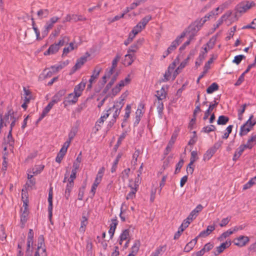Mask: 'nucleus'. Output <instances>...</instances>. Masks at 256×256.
<instances>
[{"mask_svg":"<svg viewBox=\"0 0 256 256\" xmlns=\"http://www.w3.org/2000/svg\"><path fill=\"white\" fill-rule=\"evenodd\" d=\"M246 104H244L241 106V108L238 110V118L239 120H242V114L244 113Z\"/></svg>","mask_w":256,"mask_h":256,"instance_id":"nucleus-57","label":"nucleus"},{"mask_svg":"<svg viewBox=\"0 0 256 256\" xmlns=\"http://www.w3.org/2000/svg\"><path fill=\"white\" fill-rule=\"evenodd\" d=\"M74 50V44L73 43H70L69 46L68 47L64 48L63 50V54L62 55L67 54L70 51H72Z\"/></svg>","mask_w":256,"mask_h":256,"instance_id":"nucleus-59","label":"nucleus"},{"mask_svg":"<svg viewBox=\"0 0 256 256\" xmlns=\"http://www.w3.org/2000/svg\"><path fill=\"white\" fill-rule=\"evenodd\" d=\"M194 242H195L194 241H190L184 247V250L186 252H189L195 246Z\"/></svg>","mask_w":256,"mask_h":256,"instance_id":"nucleus-56","label":"nucleus"},{"mask_svg":"<svg viewBox=\"0 0 256 256\" xmlns=\"http://www.w3.org/2000/svg\"><path fill=\"white\" fill-rule=\"evenodd\" d=\"M140 246V241L139 240H135L131 248V252L130 254H133L134 256H135L139 250Z\"/></svg>","mask_w":256,"mask_h":256,"instance_id":"nucleus-30","label":"nucleus"},{"mask_svg":"<svg viewBox=\"0 0 256 256\" xmlns=\"http://www.w3.org/2000/svg\"><path fill=\"white\" fill-rule=\"evenodd\" d=\"M184 66V65H179L178 66H177V65H170L164 75V78L160 80V82H164L171 80H174Z\"/></svg>","mask_w":256,"mask_h":256,"instance_id":"nucleus-3","label":"nucleus"},{"mask_svg":"<svg viewBox=\"0 0 256 256\" xmlns=\"http://www.w3.org/2000/svg\"><path fill=\"white\" fill-rule=\"evenodd\" d=\"M66 154V152L60 150L56 158V161L58 163H60Z\"/></svg>","mask_w":256,"mask_h":256,"instance_id":"nucleus-58","label":"nucleus"},{"mask_svg":"<svg viewBox=\"0 0 256 256\" xmlns=\"http://www.w3.org/2000/svg\"><path fill=\"white\" fill-rule=\"evenodd\" d=\"M229 118L224 116H220L217 120V124L219 125H224L228 122Z\"/></svg>","mask_w":256,"mask_h":256,"instance_id":"nucleus-46","label":"nucleus"},{"mask_svg":"<svg viewBox=\"0 0 256 256\" xmlns=\"http://www.w3.org/2000/svg\"><path fill=\"white\" fill-rule=\"evenodd\" d=\"M128 96V92H126L122 94L119 98L118 101L114 102V106L108 110L104 114H108V117L110 115H112L113 118L110 122L108 126L111 128L113 124L116 122V118L118 116L121 109L124 104V101Z\"/></svg>","mask_w":256,"mask_h":256,"instance_id":"nucleus-1","label":"nucleus"},{"mask_svg":"<svg viewBox=\"0 0 256 256\" xmlns=\"http://www.w3.org/2000/svg\"><path fill=\"white\" fill-rule=\"evenodd\" d=\"M132 106L130 104H127L125 108V113L124 116V120L126 121L130 116L131 112Z\"/></svg>","mask_w":256,"mask_h":256,"instance_id":"nucleus-52","label":"nucleus"},{"mask_svg":"<svg viewBox=\"0 0 256 256\" xmlns=\"http://www.w3.org/2000/svg\"><path fill=\"white\" fill-rule=\"evenodd\" d=\"M130 190L126 196V199L127 200H133L135 198L136 194L138 191V184H134L133 186L130 184Z\"/></svg>","mask_w":256,"mask_h":256,"instance_id":"nucleus-22","label":"nucleus"},{"mask_svg":"<svg viewBox=\"0 0 256 256\" xmlns=\"http://www.w3.org/2000/svg\"><path fill=\"white\" fill-rule=\"evenodd\" d=\"M118 224V222L116 219L112 220L111 224L110 226V230H108V233L110 234V238H113Z\"/></svg>","mask_w":256,"mask_h":256,"instance_id":"nucleus-27","label":"nucleus"},{"mask_svg":"<svg viewBox=\"0 0 256 256\" xmlns=\"http://www.w3.org/2000/svg\"><path fill=\"white\" fill-rule=\"evenodd\" d=\"M120 73V69L117 66V65H112L110 68L106 70L104 76L102 77V79L104 83L105 84L106 82V78H110V81L106 86L108 89L111 88L117 79Z\"/></svg>","mask_w":256,"mask_h":256,"instance_id":"nucleus-4","label":"nucleus"},{"mask_svg":"<svg viewBox=\"0 0 256 256\" xmlns=\"http://www.w3.org/2000/svg\"><path fill=\"white\" fill-rule=\"evenodd\" d=\"M100 69L96 68H95L93 72L92 75L90 76V79L89 80V84L88 85L87 89L90 90L92 88V84L93 83L96 82L97 78L100 74Z\"/></svg>","mask_w":256,"mask_h":256,"instance_id":"nucleus-19","label":"nucleus"},{"mask_svg":"<svg viewBox=\"0 0 256 256\" xmlns=\"http://www.w3.org/2000/svg\"><path fill=\"white\" fill-rule=\"evenodd\" d=\"M74 183L68 182L64 191V196L66 200H68L70 196L71 191L74 187Z\"/></svg>","mask_w":256,"mask_h":256,"instance_id":"nucleus-32","label":"nucleus"},{"mask_svg":"<svg viewBox=\"0 0 256 256\" xmlns=\"http://www.w3.org/2000/svg\"><path fill=\"white\" fill-rule=\"evenodd\" d=\"M231 12H229L228 14H224L222 15L220 18L218 19V20L216 22V26H214L215 28H217L219 27L220 26L224 20H226L228 17L230 16Z\"/></svg>","mask_w":256,"mask_h":256,"instance_id":"nucleus-38","label":"nucleus"},{"mask_svg":"<svg viewBox=\"0 0 256 256\" xmlns=\"http://www.w3.org/2000/svg\"><path fill=\"white\" fill-rule=\"evenodd\" d=\"M44 166L42 165L36 166L32 169L28 170L31 171V174L34 175H36L40 174L44 169Z\"/></svg>","mask_w":256,"mask_h":256,"instance_id":"nucleus-39","label":"nucleus"},{"mask_svg":"<svg viewBox=\"0 0 256 256\" xmlns=\"http://www.w3.org/2000/svg\"><path fill=\"white\" fill-rule=\"evenodd\" d=\"M217 103L214 104H210L208 108L205 112L204 116V120H206L208 118L210 112L213 110V109L217 105Z\"/></svg>","mask_w":256,"mask_h":256,"instance_id":"nucleus-53","label":"nucleus"},{"mask_svg":"<svg viewBox=\"0 0 256 256\" xmlns=\"http://www.w3.org/2000/svg\"><path fill=\"white\" fill-rule=\"evenodd\" d=\"M245 58V56L242 54L236 56L232 60V62L236 64H239L242 59Z\"/></svg>","mask_w":256,"mask_h":256,"instance_id":"nucleus-63","label":"nucleus"},{"mask_svg":"<svg viewBox=\"0 0 256 256\" xmlns=\"http://www.w3.org/2000/svg\"><path fill=\"white\" fill-rule=\"evenodd\" d=\"M216 130V127L214 125H210L206 126L202 128V131L206 133H208L214 131Z\"/></svg>","mask_w":256,"mask_h":256,"instance_id":"nucleus-62","label":"nucleus"},{"mask_svg":"<svg viewBox=\"0 0 256 256\" xmlns=\"http://www.w3.org/2000/svg\"><path fill=\"white\" fill-rule=\"evenodd\" d=\"M239 228L234 227L232 228L229 229L226 232H223L218 238V240L220 241H223L225 238L230 236L231 234H234V232L238 231Z\"/></svg>","mask_w":256,"mask_h":256,"instance_id":"nucleus-21","label":"nucleus"},{"mask_svg":"<svg viewBox=\"0 0 256 256\" xmlns=\"http://www.w3.org/2000/svg\"><path fill=\"white\" fill-rule=\"evenodd\" d=\"M59 19L60 18L57 16H53L48 21L46 22L45 26H47L48 29H52L54 26V24L56 23Z\"/></svg>","mask_w":256,"mask_h":256,"instance_id":"nucleus-36","label":"nucleus"},{"mask_svg":"<svg viewBox=\"0 0 256 256\" xmlns=\"http://www.w3.org/2000/svg\"><path fill=\"white\" fill-rule=\"evenodd\" d=\"M130 230L129 229H126L122 230L119 236L118 242L120 245L122 246L124 241H126L124 244L122 246L123 250H126L128 247L130 240Z\"/></svg>","mask_w":256,"mask_h":256,"instance_id":"nucleus-6","label":"nucleus"},{"mask_svg":"<svg viewBox=\"0 0 256 256\" xmlns=\"http://www.w3.org/2000/svg\"><path fill=\"white\" fill-rule=\"evenodd\" d=\"M207 53L206 48H204V52H202L200 54L198 58L196 60L195 64H200L201 62H202L203 60L204 59L206 56Z\"/></svg>","mask_w":256,"mask_h":256,"instance_id":"nucleus-50","label":"nucleus"},{"mask_svg":"<svg viewBox=\"0 0 256 256\" xmlns=\"http://www.w3.org/2000/svg\"><path fill=\"white\" fill-rule=\"evenodd\" d=\"M142 40H138L136 43L132 45L128 50V53L132 52L134 53L137 51L140 46L142 44Z\"/></svg>","mask_w":256,"mask_h":256,"instance_id":"nucleus-31","label":"nucleus"},{"mask_svg":"<svg viewBox=\"0 0 256 256\" xmlns=\"http://www.w3.org/2000/svg\"><path fill=\"white\" fill-rule=\"evenodd\" d=\"M231 220L230 216H228L226 218L222 219L221 222L219 224L220 227H224L226 226Z\"/></svg>","mask_w":256,"mask_h":256,"instance_id":"nucleus-64","label":"nucleus"},{"mask_svg":"<svg viewBox=\"0 0 256 256\" xmlns=\"http://www.w3.org/2000/svg\"><path fill=\"white\" fill-rule=\"evenodd\" d=\"M254 116L251 115L248 120L242 126L240 130L239 135L241 136L246 135L252 130L253 126L256 124V120L254 119Z\"/></svg>","mask_w":256,"mask_h":256,"instance_id":"nucleus-5","label":"nucleus"},{"mask_svg":"<svg viewBox=\"0 0 256 256\" xmlns=\"http://www.w3.org/2000/svg\"><path fill=\"white\" fill-rule=\"evenodd\" d=\"M218 88V86L217 84L214 82L210 86H209L206 89V92L208 94H212L214 92L217 90Z\"/></svg>","mask_w":256,"mask_h":256,"instance_id":"nucleus-51","label":"nucleus"},{"mask_svg":"<svg viewBox=\"0 0 256 256\" xmlns=\"http://www.w3.org/2000/svg\"><path fill=\"white\" fill-rule=\"evenodd\" d=\"M34 256H47L46 246L44 244V239L42 236L38 238L37 250Z\"/></svg>","mask_w":256,"mask_h":256,"instance_id":"nucleus-9","label":"nucleus"},{"mask_svg":"<svg viewBox=\"0 0 256 256\" xmlns=\"http://www.w3.org/2000/svg\"><path fill=\"white\" fill-rule=\"evenodd\" d=\"M59 50L58 44H52L49 48L44 52L45 56L53 54H56Z\"/></svg>","mask_w":256,"mask_h":256,"instance_id":"nucleus-28","label":"nucleus"},{"mask_svg":"<svg viewBox=\"0 0 256 256\" xmlns=\"http://www.w3.org/2000/svg\"><path fill=\"white\" fill-rule=\"evenodd\" d=\"M194 23H192L188 27L189 32L191 33L190 37L193 38L197 33V32L199 30L198 28Z\"/></svg>","mask_w":256,"mask_h":256,"instance_id":"nucleus-40","label":"nucleus"},{"mask_svg":"<svg viewBox=\"0 0 256 256\" xmlns=\"http://www.w3.org/2000/svg\"><path fill=\"white\" fill-rule=\"evenodd\" d=\"M33 174H31V171L28 170V180L26 182V184L28 187H32L35 184L34 179H32Z\"/></svg>","mask_w":256,"mask_h":256,"instance_id":"nucleus-43","label":"nucleus"},{"mask_svg":"<svg viewBox=\"0 0 256 256\" xmlns=\"http://www.w3.org/2000/svg\"><path fill=\"white\" fill-rule=\"evenodd\" d=\"M12 130H9L6 138L4 140L5 146H4V150H6L8 149H9L10 150H12L14 142V139L12 136Z\"/></svg>","mask_w":256,"mask_h":256,"instance_id":"nucleus-13","label":"nucleus"},{"mask_svg":"<svg viewBox=\"0 0 256 256\" xmlns=\"http://www.w3.org/2000/svg\"><path fill=\"white\" fill-rule=\"evenodd\" d=\"M168 86H162V88L156 92V96L157 99L164 100L167 96V91Z\"/></svg>","mask_w":256,"mask_h":256,"instance_id":"nucleus-20","label":"nucleus"},{"mask_svg":"<svg viewBox=\"0 0 256 256\" xmlns=\"http://www.w3.org/2000/svg\"><path fill=\"white\" fill-rule=\"evenodd\" d=\"M246 148H248V147H247L245 144L240 145L234 152L233 160H236L240 156L244 150Z\"/></svg>","mask_w":256,"mask_h":256,"instance_id":"nucleus-24","label":"nucleus"},{"mask_svg":"<svg viewBox=\"0 0 256 256\" xmlns=\"http://www.w3.org/2000/svg\"><path fill=\"white\" fill-rule=\"evenodd\" d=\"M19 118L17 113L12 109H8L5 114L0 116V128L4 126H10L9 130H12Z\"/></svg>","mask_w":256,"mask_h":256,"instance_id":"nucleus-2","label":"nucleus"},{"mask_svg":"<svg viewBox=\"0 0 256 256\" xmlns=\"http://www.w3.org/2000/svg\"><path fill=\"white\" fill-rule=\"evenodd\" d=\"M249 242V238L244 236H240L236 238L233 240L234 244L238 247H243L246 246Z\"/></svg>","mask_w":256,"mask_h":256,"instance_id":"nucleus-12","label":"nucleus"},{"mask_svg":"<svg viewBox=\"0 0 256 256\" xmlns=\"http://www.w3.org/2000/svg\"><path fill=\"white\" fill-rule=\"evenodd\" d=\"M255 5L256 4L254 2L244 1L236 5L235 10L236 13L242 14L246 12L248 10L255 6Z\"/></svg>","mask_w":256,"mask_h":256,"instance_id":"nucleus-8","label":"nucleus"},{"mask_svg":"<svg viewBox=\"0 0 256 256\" xmlns=\"http://www.w3.org/2000/svg\"><path fill=\"white\" fill-rule=\"evenodd\" d=\"M82 161L81 153L78 154L76 159L73 164V169L72 170H75L77 172V170L79 168L80 164Z\"/></svg>","mask_w":256,"mask_h":256,"instance_id":"nucleus-44","label":"nucleus"},{"mask_svg":"<svg viewBox=\"0 0 256 256\" xmlns=\"http://www.w3.org/2000/svg\"><path fill=\"white\" fill-rule=\"evenodd\" d=\"M186 33L183 32L180 36H178L174 40L170 46L168 48V52H171L176 50V47L182 42V39L186 36Z\"/></svg>","mask_w":256,"mask_h":256,"instance_id":"nucleus-16","label":"nucleus"},{"mask_svg":"<svg viewBox=\"0 0 256 256\" xmlns=\"http://www.w3.org/2000/svg\"><path fill=\"white\" fill-rule=\"evenodd\" d=\"M90 57V54L87 52L84 56L78 59L76 64H84L88 61Z\"/></svg>","mask_w":256,"mask_h":256,"instance_id":"nucleus-41","label":"nucleus"},{"mask_svg":"<svg viewBox=\"0 0 256 256\" xmlns=\"http://www.w3.org/2000/svg\"><path fill=\"white\" fill-rule=\"evenodd\" d=\"M78 98L74 92L68 94L63 102L64 106L75 104L78 102Z\"/></svg>","mask_w":256,"mask_h":256,"instance_id":"nucleus-18","label":"nucleus"},{"mask_svg":"<svg viewBox=\"0 0 256 256\" xmlns=\"http://www.w3.org/2000/svg\"><path fill=\"white\" fill-rule=\"evenodd\" d=\"M60 100V99L58 98L57 96H55L50 102L46 106L44 109L40 116L38 120H41L46 116L49 112L50 110L52 109L54 105L57 103Z\"/></svg>","mask_w":256,"mask_h":256,"instance_id":"nucleus-10","label":"nucleus"},{"mask_svg":"<svg viewBox=\"0 0 256 256\" xmlns=\"http://www.w3.org/2000/svg\"><path fill=\"white\" fill-rule=\"evenodd\" d=\"M87 80L82 78V82L74 88V93L78 98L82 96L86 84Z\"/></svg>","mask_w":256,"mask_h":256,"instance_id":"nucleus-15","label":"nucleus"},{"mask_svg":"<svg viewBox=\"0 0 256 256\" xmlns=\"http://www.w3.org/2000/svg\"><path fill=\"white\" fill-rule=\"evenodd\" d=\"M253 65H249L247 69L240 75L237 82H236V86H240L244 80V74L247 73L251 68Z\"/></svg>","mask_w":256,"mask_h":256,"instance_id":"nucleus-42","label":"nucleus"},{"mask_svg":"<svg viewBox=\"0 0 256 256\" xmlns=\"http://www.w3.org/2000/svg\"><path fill=\"white\" fill-rule=\"evenodd\" d=\"M256 144V134H252L248 140L247 142L245 144L248 149H251Z\"/></svg>","mask_w":256,"mask_h":256,"instance_id":"nucleus-34","label":"nucleus"},{"mask_svg":"<svg viewBox=\"0 0 256 256\" xmlns=\"http://www.w3.org/2000/svg\"><path fill=\"white\" fill-rule=\"evenodd\" d=\"M163 100H160L157 99V100L155 102V104L156 107L157 111L160 116H162V112L164 108Z\"/></svg>","mask_w":256,"mask_h":256,"instance_id":"nucleus-33","label":"nucleus"},{"mask_svg":"<svg viewBox=\"0 0 256 256\" xmlns=\"http://www.w3.org/2000/svg\"><path fill=\"white\" fill-rule=\"evenodd\" d=\"M144 104L142 102H140L139 104L138 108L135 114V121L134 124H138L140 122L142 117L143 116V114L144 112Z\"/></svg>","mask_w":256,"mask_h":256,"instance_id":"nucleus-14","label":"nucleus"},{"mask_svg":"<svg viewBox=\"0 0 256 256\" xmlns=\"http://www.w3.org/2000/svg\"><path fill=\"white\" fill-rule=\"evenodd\" d=\"M108 118V114H104L103 115L101 116L100 118L96 121L94 128L96 130V132L99 130L100 129L102 125L104 122Z\"/></svg>","mask_w":256,"mask_h":256,"instance_id":"nucleus-25","label":"nucleus"},{"mask_svg":"<svg viewBox=\"0 0 256 256\" xmlns=\"http://www.w3.org/2000/svg\"><path fill=\"white\" fill-rule=\"evenodd\" d=\"M130 82V79L129 76L126 77L124 80H120L117 86L120 88H122L124 86L128 85Z\"/></svg>","mask_w":256,"mask_h":256,"instance_id":"nucleus-49","label":"nucleus"},{"mask_svg":"<svg viewBox=\"0 0 256 256\" xmlns=\"http://www.w3.org/2000/svg\"><path fill=\"white\" fill-rule=\"evenodd\" d=\"M52 198H53V191L52 188L50 187L48 191V216L50 218H51L52 216Z\"/></svg>","mask_w":256,"mask_h":256,"instance_id":"nucleus-23","label":"nucleus"},{"mask_svg":"<svg viewBox=\"0 0 256 256\" xmlns=\"http://www.w3.org/2000/svg\"><path fill=\"white\" fill-rule=\"evenodd\" d=\"M216 226L214 224L212 225L208 226L206 230H202L201 232L198 234V236H202V238H205L208 236L212 231L215 230Z\"/></svg>","mask_w":256,"mask_h":256,"instance_id":"nucleus-26","label":"nucleus"},{"mask_svg":"<svg viewBox=\"0 0 256 256\" xmlns=\"http://www.w3.org/2000/svg\"><path fill=\"white\" fill-rule=\"evenodd\" d=\"M131 52L128 53L125 56V60L126 62L128 64H132L134 62V54H130Z\"/></svg>","mask_w":256,"mask_h":256,"instance_id":"nucleus-55","label":"nucleus"},{"mask_svg":"<svg viewBox=\"0 0 256 256\" xmlns=\"http://www.w3.org/2000/svg\"><path fill=\"white\" fill-rule=\"evenodd\" d=\"M198 159L197 152L196 151H192L191 152V156L190 158V163L194 164V163Z\"/></svg>","mask_w":256,"mask_h":256,"instance_id":"nucleus-61","label":"nucleus"},{"mask_svg":"<svg viewBox=\"0 0 256 256\" xmlns=\"http://www.w3.org/2000/svg\"><path fill=\"white\" fill-rule=\"evenodd\" d=\"M105 171V168L104 167H102L100 168L98 172V174H96L94 183L99 184L102 180V178L103 177L104 172Z\"/></svg>","mask_w":256,"mask_h":256,"instance_id":"nucleus-29","label":"nucleus"},{"mask_svg":"<svg viewBox=\"0 0 256 256\" xmlns=\"http://www.w3.org/2000/svg\"><path fill=\"white\" fill-rule=\"evenodd\" d=\"M164 248V246H160L152 252L150 256H160L162 254V252L163 251Z\"/></svg>","mask_w":256,"mask_h":256,"instance_id":"nucleus-60","label":"nucleus"},{"mask_svg":"<svg viewBox=\"0 0 256 256\" xmlns=\"http://www.w3.org/2000/svg\"><path fill=\"white\" fill-rule=\"evenodd\" d=\"M62 65H54L50 66L48 68H46L40 74L39 78L40 80H44L47 78H50L56 72L59 70L62 69Z\"/></svg>","mask_w":256,"mask_h":256,"instance_id":"nucleus-7","label":"nucleus"},{"mask_svg":"<svg viewBox=\"0 0 256 256\" xmlns=\"http://www.w3.org/2000/svg\"><path fill=\"white\" fill-rule=\"evenodd\" d=\"M24 100L26 102H30L32 98V95L30 92L27 90L25 87L24 88Z\"/></svg>","mask_w":256,"mask_h":256,"instance_id":"nucleus-45","label":"nucleus"},{"mask_svg":"<svg viewBox=\"0 0 256 256\" xmlns=\"http://www.w3.org/2000/svg\"><path fill=\"white\" fill-rule=\"evenodd\" d=\"M232 242L230 240H226L225 242H222L220 246H216L214 252V254L215 256H218L222 253L226 248H229L231 245Z\"/></svg>","mask_w":256,"mask_h":256,"instance_id":"nucleus-17","label":"nucleus"},{"mask_svg":"<svg viewBox=\"0 0 256 256\" xmlns=\"http://www.w3.org/2000/svg\"><path fill=\"white\" fill-rule=\"evenodd\" d=\"M130 82V79L129 76L126 77L124 80H120L117 86L120 88H122L124 86L128 85Z\"/></svg>","mask_w":256,"mask_h":256,"instance_id":"nucleus-48","label":"nucleus"},{"mask_svg":"<svg viewBox=\"0 0 256 256\" xmlns=\"http://www.w3.org/2000/svg\"><path fill=\"white\" fill-rule=\"evenodd\" d=\"M28 216V204L26 201H24V204H23L21 208L20 212V224L21 227L23 228L26 222Z\"/></svg>","mask_w":256,"mask_h":256,"instance_id":"nucleus-11","label":"nucleus"},{"mask_svg":"<svg viewBox=\"0 0 256 256\" xmlns=\"http://www.w3.org/2000/svg\"><path fill=\"white\" fill-rule=\"evenodd\" d=\"M214 154V150L212 149L208 150L204 155L203 160L204 161L208 160Z\"/></svg>","mask_w":256,"mask_h":256,"instance_id":"nucleus-47","label":"nucleus"},{"mask_svg":"<svg viewBox=\"0 0 256 256\" xmlns=\"http://www.w3.org/2000/svg\"><path fill=\"white\" fill-rule=\"evenodd\" d=\"M50 14L49 10L48 9H40L37 12V14L40 19H42L47 18Z\"/></svg>","mask_w":256,"mask_h":256,"instance_id":"nucleus-35","label":"nucleus"},{"mask_svg":"<svg viewBox=\"0 0 256 256\" xmlns=\"http://www.w3.org/2000/svg\"><path fill=\"white\" fill-rule=\"evenodd\" d=\"M88 224V218L86 216H82L81 222H80V228L79 230L80 232H84L86 230V228Z\"/></svg>","mask_w":256,"mask_h":256,"instance_id":"nucleus-37","label":"nucleus"},{"mask_svg":"<svg viewBox=\"0 0 256 256\" xmlns=\"http://www.w3.org/2000/svg\"><path fill=\"white\" fill-rule=\"evenodd\" d=\"M152 20V16L150 15H147L143 18L140 21V22L142 25V26L146 27L147 24Z\"/></svg>","mask_w":256,"mask_h":256,"instance_id":"nucleus-54","label":"nucleus"}]
</instances>
